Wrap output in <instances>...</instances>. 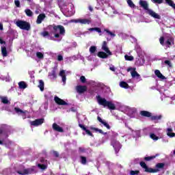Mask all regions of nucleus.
<instances>
[{
  "label": "nucleus",
  "instance_id": "obj_1",
  "mask_svg": "<svg viewBox=\"0 0 175 175\" xmlns=\"http://www.w3.org/2000/svg\"><path fill=\"white\" fill-rule=\"evenodd\" d=\"M139 165L142 169H144V172H146V173H158V172H159V169H163V167H165V163H158L156 164V169L148 167L144 161L139 162Z\"/></svg>",
  "mask_w": 175,
  "mask_h": 175
},
{
  "label": "nucleus",
  "instance_id": "obj_2",
  "mask_svg": "<svg viewBox=\"0 0 175 175\" xmlns=\"http://www.w3.org/2000/svg\"><path fill=\"white\" fill-rule=\"evenodd\" d=\"M139 5L141 6V8H143L144 10H147L146 13H148L149 16H151V17H153V18H157V20H161V16L159 14L152 11V10L148 8V3L147 2V1L140 0Z\"/></svg>",
  "mask_w": 175,
  "mask_h": 175
},
{
  "label": "nucleus",
  "instance_id": "obj_3",
  "mask_svg": "<svg viewBox=\"0 0 175 175\" xmlns=\"http://www.w3.org/2000/svg\"><path fill=\"white\" fill-rule=\"evenodd\" d=\"M97 102L100 106H103V107H107L109 110H116V105L112 103L111 101H107L106 98L100 97V95L96 96Z\"/></svg>",
  "mask_w": 175,
  "mask_h": 175
},
{
  "label": "nucleus",
  "instance_id": "obj_4",
  "mask_svg": "<svg viewBox=\"0 0 175 175\" xmlns=\"http://www.w3.org/2000/svg\"><path fill=\"white\" fill-rule=\"evenodd\" d=\"M66 31L65 30V27L61 25H53V33H54V38L58 39L62 36H65Z\"/></svg>",
  "mask_w": 175,
  "mask_h": 175
},
{
  "label": "nucleus",
  "instance_id": "obj_5",
  "mask_svg": "<svg viewBox=\"0 0 175 175\" xmlns=\"http://www.w3.org/2000/svg\"><path fill=\"white\" fill-rule=\"evenodd\" d=\"M16 24L20 29H23L25 31H29V29H31V25L25 21H18Z\"/></svg>",
  "mask_w": 175,
  "mask_h": 175
},
{
  "label": "nucleus",
  "instance_id": "obj_6",
  "mask_svg": "<svg viewBox=\"0 0 175 175\" xmlns=\"http://www.w3.org/2000/svg\"><path fill=\"white\" fill-rule=\"evenodd\" d=\"M36 167L33 166L30 168H27L22 171H17L18 174L25 175V174H32V173H36V170H35Z\"/></svg>",
  "mask_w": 175,
  "mask_h": 175
},
{
  "label": "nucleus",
  "instance_id": "obj_7",
  "mask_svg": "<svg viewBox=\"0 0 175 175\" xmlns=\"http://www.w3.org/2000/svg\"><path fill=\"white\" fill-rule=\"evenodd\" d=\"M54 100L57 105H59V106H68V103L57 96L54 97Z\"/></svg>",
  "mask_w": 175,
  "mask_h": 175
},
{
  "label": "nucleus",
  "instance_id": "obj_8",
  "mask_svg": "<svg viewBox=\"0 0 175 175\" xmlns=\"http://www.w3.org/2000/svg\"><path fill=\"white\" fill-rule=\"evenodd\" d=\"M44 122V118H39L36 119L34 121H31L30 122L32 126H39V125H42Z\"/></svg>",
  "mask_w": 175,
  "mask_h": 175
},
{
  "label": "nucleus",
  "instance_id": "obj_9",
  "mask_svg": "<svg viewBox=\"0 0 175 175\" xmlns=\"http://www.w3.org/2000/svg\"><path fill=\"white\" fill-rule=\"evenodd\" d=\"M101 49H102V50H103V51H105V53H107V54H108V55H113V53L109 49V46H107V42H106V41L103 42Z\"/></svg>",
  "mask_w": 175,
  "mask_h": 175
},
{
  "label": "nucleus",
  "instance_id": "obj_10",
  "mask_svg": "<svg viewBox=\"0 0 175 175\" xmlns=\"http://www.w3.org/2000/svg\"><path fill=\"white\" fill-rule=\"evenodd\" d=\"M52 128L53 131H55V132H59L60 133H64V129L59 126V125H58L57 123H53L52 125Z\"/></svg>",
  "mask_w": 175,
  "mask_h": 175
},
{
  "label": "nucleus",
  "instance_id": "obj_11",
  "mask_svg": "<svg viewBox=\"0 0 175 175\" xmlns=\"http://www.w3.org/2000/svg\"><path fill=\"white\" fill-rule=\"evenodd\" d=\"M78 94H83L87 91V86L85 85H77L76 88Z\"/></svg>",
  "mask_w": 175,
  "mask_h": 175
},
{
  "label": "nucleus",
  "instance_id": "obj_12",
  "mask_svg": "<svg viewBox=\"0 0 175 175\" xmlns=\"http://www.w3.org/2000/svg\"><path fill=\"white\" fill-rule=\"evenodd\" d=\"M97 120L98 122H100V124H103V125H104V126H105L107 129H110V125L108 124V123L106 121L102 120V118L100 116L97 117Z\"/></svg>",
  "mask_w": 175,
  "mask_h": 175
},
{
  "label": "nucleus",
  "instance_id": "obj_13",
  "mask_svg": "<svg viewBox=\"0 0 175 175\" xmlns=\"http://www.w3.org/2000/svg\"><path fill=\"white\" fill-rule=\"evenodd\" d=\"M46 18V14H40L38 16L36 23L38 24H42V21Z\"/></svg>",
  "mask_w": 175,
  "mask_h": 175
},
{
  "label": "nucleus",
  "instance_id": "obj_14",
  "mask_svg": "<svg viewBox=\"0 0 175 175\" xmlns=\"http://www.w3.org/2000/svg\"><path fill=\"white\" fill-rule=\"evenodd\" d=\"M172 44H174V40L173 39V38H170L165 41V46L170 48L172 46Z\"/></svg>",
  "mask_w": 175,
  "mask_h": 175
},
{
  "label": "nucleus",
  "instance_id": "obj_15",
  "mask_svg": "<svg viewBox=\"0 0 175 175\" xmlns=\"http://www.w3.org/2000/svg\"><path fill=\"white\" fill-rule=\"evenodd\" d=\"M59 76L62 77V80L64 84L66 83V75L65 74V70H62L59 73Z\"/></svg>",
  "mask_w": 175,
  "mask_h": 175
},
{
  "label": "nucleus",
  "instance_id": "obj_16",
  "mask_svg": "<svg viewBox=\"0 0 175 175\" xmlns=\"http://www.w3.org/2000/svg\"><path fill=\"white\" fill-rule=\"evenodd\" d=\"M97 55L99 58H103V59H105L106 58H108L109 55H109V54H107V53H105L103 51H99Z\"/></svg>",
  "mask_w": 175,
  "mask_h": 175
},
{
  "label": "nucleus",
  "instance_id": "obj_17",
  "mask_svg": "<svg viewBox=\"0 0 175 175\" xmlns=\"http://www.w3.org/2000/svg\"><path fill=\"white\" fill-rule=\"evenodd\" d=\"M14 111L18 116H23V117H25V111H23L21 109L15 107Z\"/></svg>",
  "mask_w": 175,
  "mask_h": 175
},
{
  "label": "nucleus",
  "instance_id": "obj_18",
  "mask_svg": "<svg viewBox=\"0 0 175 175\" xmlns=\"http://www.w3.org/2000/svg\"><path fill=\"white\" fill-rule=\"evenodd\" d=\"M154 74L159 79H161V80H165V79H166V77H165V76H163V75L161 73V71L159 70H155Z\"/></svg>",
  "mask_w": 175,
  "mask_h": 175
},
{
  "label": "nucleus",
  "instance_id": "obj_19",
  "mask_svg": "<svg viewBox=\"0 0 175 175\" xmlns=\"http://www.w3.org/2000/svg\"><path fill=\"white\" fill-rule=\"evenodd\" d=\"M140 116H142V117H151V112H149L148 111H141L139 112Z\"/></svg>",
  "mask_w": 175,
  "mask_h": 175
},
{
  "label": "nucleus",
  "instance_id": "obj_20",
  "mask_svg": "<svg viewBox=\"0 0 175 175\" xmlns=\"http://www.w3.org/2000/svg\"><path fill=\"white\" fill-rule=\"evenodd\" d=\"M167 135L169 136V137H174L175 133H173V129L172 128L167 129Z\"/></svg>",
  "mask_w": 175,
  "mask_h": 175
},
{
  "label": "nucleus",
  "instance_id": "obj_21",
  "mask_svg": "<svg viewBox=\"0 0 175 175\" xmlns=\"http://www.w3.org/2000/svg\"><path fill=\"white\" fill-rule=\"evenodd\" d=\"M1 103L3 105H10V101L8 99V97L3 96L1 97Z\"/></svg>",
  "mask_w": 175,
  "mask_h": 175
},
{
  "label": "nucleus",
  "instance_id": "obj_22",
  "mask_svg": "<svg viewBox=\"0 0 175 175\" xmlns=\"http://www.w3.org/2000/svg\"><path fill=\"white\" fill-rule=\"evenodd\" d=\"M38 88H40V91L42 92L44 91V82L43 80L39 81Z\"/></svg>",
  "mask_w": 175,
  "mask_h": 175
},
{
  "label": "nucleus",
  "instance_id": "obj_23",
  "mask_svg": "<svg viewBox=\"0 0 175 175\" xmlns=\"http://www.w3.org/2000/svg\"><path fill=\"white\" fill-rule=\"evenodd\" d=\"M90 129H92V131H95V132H98L99 133H101V135H107V133H104L102 129L98 128L91 127Z\"/></svg>",
  "mask_w": 175,
  "mask_h": 175
},
{
  "label": "nucleus",
  "instance_id": "obj_24",
  "mask_svg": "<svg viewBox=\"0 0 175 175\" xmlns=\"http://www.w3.org/2000/svg\"><path fill=\"white\" fill-rule=\"evenodd\" d=\"M120 86L122 88H125L126 90H127L128 88H129V85L125 82V81H121L120 83Z\"/></svg>",
  "mask_w": 175,
  "mask_h": 175
},
{
  "label": "nucleus",
  "instance_id": "obj_25",
  "mask_svg": "<svg viewBox=\"0 0 175 175\" xmlns=\"http://www.w3.org/2000/svg\"><path fill=\"white\" fill-rule=\"evenodd\" d=\"M1 54L3 57H8V50L6 46H1Z\"/></svg>",
  "mask_w": 175,
  "mask_h": 175
},
{
  "label": "nucleus",
  "instance_id": "obj_26",
  "mask_svg": "<svg viewBox=\"0 0 175 175\" xmlns=\"http://www.w3.org/2000/svg\"><path fill=\"white\" fill-rule=\"evenodd\" d=\"M88 31H96V32H98V33H102V29L99 27H91L88 29Z\"/></svg>",
  "mask_w": 175,
  "mask_h": 175
},
{
  "label": "nucleus",
  "instance_id": "obj_27",
  "mask_svg": "<svg viewBox=\"0 0 175 175\" xmlns=\"http://www.w3.org/2000/svg\"><path fill=\"white\" fill-rule=\"evenodd\" d=\"M158 154H157L156 155L154 156H150V157H144V161H152V159H155V158H157V157H158Z\"/></svg>",
  "mask_w": 175,
  "mask_h": 175
},
{
  "label": "nucleus",
  "instance_id": "obj_28",
  "mask_svg": "<svg viewBox=\"0 0 175 175\" xmlns=\"http://www.w3.org/2000/svg\"><path fill=\"white\" fill-rule=\"evenodd\" d=\"M19 88H21L22 90H25L27 88V85L25 82L24 81H21L18 83Z\"/></svg>",
  "mask_w": 175,
  "mask_h": 175
},
{
  "label": "nucleus",
  "instance_id": "obj_29",
  "mask_svg": "<svg viewBox=\"0 0 175 175\" xmlns=\"http://www.w3.org/2000/svg\"><path fill=\"white\" fill-rule=\"evenodd\" d=\"M79 22L81 24L90 25V23H91V20L87 19V18H83V19H80Z\"/></svg>",
  "mask_w": 175,
  "mask_h": 175
},
{
  "label": "nucleus",
  "instance_id": "obj_30",
  "mask_svg": "<svg viewBox=\"0 0 175 175\" xmlns=\"http://www.w3.org/2000/svg\"><path fill=\"white\" fill-rule=\"evenodd\" d=\"M49 76H50L51 79H57V71L55 70H53L51 73H49Z\"/></svg>",
  "mask_w": 175,
  "mask_h": 175
},
{
  "label": "nucleus",
  "instance_id": "obj_31",
  "mask_svg": "<svg viewBox=\"0 0 175 175\" xmlns=\"http://www.w3.org/2000/svg\"><path fill=\"white\" fill-rule=\"evenodd\" d=\"M150 118L152 121H157L158 120H161V118H162V116H150Z\"/></svg>",
  "mask_w": 175,
  "mask_h": 175
},
{
  "label": "nucleus",
  "instance_id": "obj_32",
  "mask_svg": "<svg viewBox=\"0 0 175 175\" xmlns=\"http://www.w3.org/2000/svg\"><path fill=\"white\" fill-rule=\"evenodd\" d=\"M25 13H26L27 16H28V17H32V16L33 15V12H32V11H31V10L29 9H26L25 10Z\"/></svg>",
  "mask_w": 175,
  "mask_h": 175
},
{
  "label": "nucleus",
  "instance_id": "obj_33",
  "mask_svg": "<svg viewBox=\"0 0 175 175\" xmlns=\"http://www.w3.org/2000/svg\"><path fill=\"white\" fill-rule=\"evenodd\" d=\"M150 139H152V140H154V141H157V140L159 139V137L157 136L154 133H150Z\"/></svg>",
  "mask_w": 175,
  "mask_h": 175
},
{
  "label": "nucleus",
  "instance_id": "obj_34",
  "mask_svg": "<svg viewBox=\"0 0 175 175\" xmlns=\"http://www.w3.org/2000/svg\"><path fill=\"white\" fill-rule=\"evenodd\" d=\"M89 51L90 54H94V53L96 51V46H90Z\"/></svg>",
  "mask_w": 175,
  "mask_h": 175
},
{
  "label": "nucleus",
  "instance_id": "obj_35",
  "mask_svg": "<svg viewBox=\"0 0 175 175\" xmlns=\"http://www.w3.org/2000/svg\"><path fill=\"white\" fill-rule=\"evenodd\" d=\"M131 76L132 77H140V75H139V73H137V72L135 69L133 71L131 72Z\"/></svg>",
  "mask_w": 175,
  "mask_h": 175
},
{
  "label": "nucleus",
  "instance_id": "obj_36",
  "mask_svg": "<svg viewBox=\"0 0 175 175\" xmlns=\"http://www.w3.org/2000/svg\"><path fill=\"white\" fill-rule=\"evenodd\" d=\"M42 36H43L44 38H50V33H49V31H44L41 33Z\"/></svg>",
  "mask_w": 175,
  "mask_h": 175
},
{
  "label": "nucleus",
  "instance_id": "obj_37",
  "mask_svg": "<svg viewBox=\"0 0 175 175\" xmlns=\"http://www.w3.org/2000/svg\"><path fill=\"white\" fill-rule=\"evenodd\" d=\"M81 163H82V165H85V163H87V157H84V156H81Z\"/></svg>",
  "mask_w": 175,
  "mask_h": 175
},
{
  "label": "nucleus",
  "instance_id": "obj_38",
  "mask_svg": "<svg viewBox=\"0 0 175 175\" xmlns=\"http://www.w3.org/2000/svg\"><path fill=\"white\" fill-rule=\"evenodd\" d=\"M38 167L41 169V170H46V169H47V165H44V164H40L38 163Z\"/></svg>",
  "mask_w": 175,
  "mask_h": 175
},
{
  "label": "nucleus",
  "instance_id": "obj_39",
  "mask_svg": "<svg viewBox=\"0 0 175 175\" xmlns=\"http://www.w3.org/2000/svg\"><path fill=\"white\" fill-rule=\"evenodd\" d=\"M124 58L126 61H133L134 59L133 56H129L128 55H125Z\"/></svg>",
  "mask_w": 175,
  "mask_h": 175
},
{
  "label": "nucleus",
  "instance_id": "obj_40",
  "mask_svg": "<svg viewBox=\"0 0 175 175\" xmlns=\"http://www.w3.org/2000/svg\"><path fill=\"white\" fill-rule=\"evenodd\" d=\"M159 42H160V44H161V46H165V37L161 36L159 38Z\"/></svg>",
  "mask_w": 175,
  "mask_h": 175
},
{
  "label": "nucleus",
  "instance_id": "obj_41",
  "mask_svg": "<svg viewBox=\"0 0 175 175\" xmlns=\"http://www.w3.org/2000/svg\"><path fill=\"white\" fill-rule=\"evenodd\" d=\"M127 3L130 8H135V3H133V1L132 0H127Z\"/></svg>",
  "mask_w": 175,
  "mask_h": 175
},
{
  "label": "nucleus",
  "instance_id": "obj_42",
  "mask_svg": "<svg viewBox=\"0 0 175 175\" xmlns=\"http://www.w3.org/2000/svg\"><path fill=\"white\" fill-rule=\"evenodd\" d=\"M105 32H107V33H108L109 35H110V36H116V34H114V33L110 31L109 29H104Z\"/></svg>",
  "mask_w": 175,
  "mask_h": 175
},
{
  "label": "nucleus",
  "instance_id": "obj_43",
  "mask_svg": "<svg viewBox=\"0 0 175 175\" xmlns=\"http://www.w3.org/2000/svg\"><path fill=\"white\" fill-rule=\"evenodd\" d=\"M36 55L40 59H42V58H44L43 53H42L41 52H37Z\"/></svg>",
  "mask_w": 175,
  "mask_h": 175
},
{
  "label": "nucleus",
  "instance_id": "obj_44",
  "mask_svg": "<svg viewBox=\"0 0 175 175\" xmlns=\"http://www.w3.org/2000/svg\"><path fill=\"white\" fill-rule=\"evenodd\" d=\"M140 173V171H139V170H135V171H133V170H131V172H130V174L131 175H135V174H139Z\"/></svg>",
  "mask_w": 175,
  "mask_h": 175
},
{
  "label": "nucleus",
  "instance_id": "obj_45",
  "mask_svg": "<svg viewBox=\"0 0 175 175\" xmlns=\"http://www.w3.org/2000/svg\"><path fill=\"white\" fill-rule=\"evenodd\" d=\"M14 3L16 8H21V5H20V0H14Z\"/></svg>",
  "mask_w": 175,
  "mask_h": 175
},
{
  "label": "nucleus",
  "instance_id": "obj_46",
  "mask_svg": "<svg viewBox=\"0 0 175 175\" xmlns=\"http://www.w3.org/2000/svg\"><path fill=\"white\" fill-rule=\"evenodd\" d=\"M164 64H165V65H167L168 66H170V68H172V62H170V60H165Z\"/></svg>",
  "mask_w": 175,
  "mask_h": 175
},
{
  "label": "nucleus",
  "instance_id": "obj_47",
  "mask_svg": "<svg viewBox=\"0 0 175 175\" xmlns=\"http://www.w3.org/2000/svg\"><path fill=\"white\" fill-rule=\"evenodd\" d=\"M53 154L55 158H58L59 157V153L57 151L53 150Z\"/></svg>",
  "mask_w": 175,
  "mask_h": 175
},
{
  "label": "nucleus",
  "instance_id": "obj_48",
  "mask_svg": "<svg viewBox=\"0 0 175 175\" xmlns=\"http://www.w3.org/2000/svg\"><path fill=\"white\" fill-rule=\"evenodd\" d=\"M85 132H86L87 135H88L89 136H92V137H94V134H92V133L90 130L86 129Z\"/></svg>",
  "mask_w": 175,
  "mask_h": 175
},
{
  "label": "nucleus",
  "instance_id": "obj_49",
  "mask_svg": "<svg viewBox=\"0 0 175 175\" xmlns=\"http://www.w3.org/2000/svg\"><path fill=\"white\" fill-rule=\"evenodd\" d=\"M80 80H81V82H82L83 84H84V83H85V81H87V79H85V77H84V76H81L80 77Z\"/></svg>",
  "mask_w": 175,
  "mask_h": 175
},
{
  "label": "nucleus",
  "instance_id": "obj_50",
  "mask_svg": "<svg viewBox=\"0 0 175 175\" xmlns=\"http://www.w3.org/2000/svg\"><path fill=\"white\" fill-rule=\"evenodd\" d=\"M79 128H81V129L83 130V131H86L87 130V128L85 127V125H83V124H79Z\"/></svg>",
  "mask_w": 175,
  "mask_h": 175
},
{
  "label": "nucleus",
  "instance_id": "obj_51",
  "mask_svg": "<svg viewBox=\"0 0 175 175\" xmlns=\"http://www.w3.org/2000/svg\"><path fill=\"white\" fill-rule=\"evenodd\" d=\"M57 61H64V57L61 55H57Z\"/></svg>",
  "mask_w": 175,
  "mask_h": 175
},
{
  "label": "nucleus",
  "instance_id": "obj_52",
  "mask_svg": "<svg viewBox=\"0 0 175 175\" xmlns=\"http://www.w3.org/2000/svg\"><path fill=\"white\" fill-rule=\"evenodd\" d=\"M154 3H159L161 4L163 2V0H152Z\"/></svg>",
  "mask_w": 175,
  "mask_h": 175
},
{
  "label": "nucleus",
  "instance_id": "obj_53",
  "mask_svg": "<svg viewBox=\"0 0 175 175\" xmlns=\"http://www.w3.org/2000/svg\"><path fill=\"white\" fill-rule=\"evenodd\" d=\"M79 151H80V152H85V148H79Z\"/></svg>",
  "mask_w": 175,
  "mask_h": 175
},
{
  "label": "nucleus",
  "instance_id": "obj_54",
  "mask_svg": "<svg viewBox=\"0 0 175 175\" xmlns=\"http://www.w3.org/2000/svg\"><path fill=\"white\" fill-rule=\"evenodd\" d=\"M167 3H168V5H169L170 6H172L173 4L174 3V2H173V1H172V0H169V1L167 2Z\"/></svg>",
  "mask_w": 175,
  "mask_h": 175
},
{
  "label": "nucleus",
  "instance_id": "obj_55",
  "mask_svg": "<svg viewBox=\"0 0 175 175\" xmlns=\"http://www.w3.org/2000/svg\"><path fill=\"white\" fill-rule=\"evenodd\" d=\"M0 44H6V42L3 41L2 38H0Z\"/></svg>",
  "mask_w": 175,
  "mask_h": 175
},
{
  "label": "nucleus",
  "instance_id": "obj_56",
  "mask_svg": "<svg viewBox=\"0 0 175 175\" xmlns=\"http://www.w3.org/2000/svg\"><path fill=\"white\" fill-rule=\"evenodd\" d=\"M45 161H46V160H45L44 158H43V157H42V158L40 159V162H41V163H44Z\"/></svg>",
  "mask_w": 175,
  "mask_h": 175
},
{
  "label": "nucleus",
  "instance_id": "obj_57",
  "mask_svg": "<svg viewBox=\"0 0 175 175\" xmlns=\"http://www.w3.org/2000/svg\"><path fill=\"white\" fill-rule=\"evenodd\" d=\"M110 70H111L112 72H116V68L114 66L110 67L109 68Z\"/></svg>",
  "mask_w": 175,
  "mask_h": 175
},
{
  "label": "nucleus",
  "instance_id": "obj_58",
  "mask_svg": "<svg viewBox=\"0 0 175 175\" xmlns=\"http://www.w3.org/2000/svg\"><path fill=\"white\" fill-rule=\"evenodd\" d=\"M0 31H3V25L0 23Z\"/></svg>",
  "mask_w": 175,
  "mask_h": 175
},
{
  "label": "nucleus",
  "instance_id": "obj_59",
  "mask_svg": "<svg viewBox=\"0 0 175 175\" xmlns=\"http://www.w3.org/2000/svg\"><path fill=\"white\" fill-rule=\"evenodd\" d=\"M74 23H80V19H76V20H75V21H74Z\"/></svg>",
  "mask_w": 175,
  "mask_h": 175
},
{
  "label": "nucleus",
  "instance_id": "obj_60",
  "mask_svg": "<svg viewBox=\"0 0 175 175\" xmlns=\"http://www.w3.org/2000/svg\"><path fill=\"white\" fill-rule=\"evenodd\" d=\"M89 10H90V12H92L94 9H92L91 7H89Z\"/></svg>",
  "mask_w": 175,
  "mask_h": 175
},
{
  "label": "nucleus",
  "instance_id": "obj_61",
  "mask_svg": "<svg viewBox=\"0 0 175 175\" xmlns=\"http://www.w3.org/2000/svg\"><path fill=\"white\" fill-rule=\"evenodd\" d=\"M3 133V131H2V129H0V135H2Z\"/></svg>",
  "mask_w": 175,
  "mask_h": 175
},
{
  "label": "nucleus",
  "instance_id": "obj_62",
  "mask_svg": "<svg viewBox=\"0 0 175 175\" xmlns=\"http://www.w3.org/2000/svg\"><path fill=\"white\" fill-rule=\"evenodd\" d=\"M0 144H3V142L2 141H0Z\"/></svg>",
  "mask_w": 175,
  "mask_h": 175
},
{
  "label": "nucleus",
  "instance_id": "obj_63",
  "mask_svg": "<svg viewBox=\"0 0 175 175\" xmlns=\"http://www.w3.org/2000/svg\"><path fill=\"white\" fill-rule=\"evenodd\" d=\"M174 155H175V150H174Z\"/></svg>",
  "mask_w": 175,
  "mask_h": 175
},
{
  "label": "nucleus",
  "instance_id": "obj_64",
  "mask_svg": "<svg viewBox=\"0 0 175 175\" xmlns=\"http://www.w3.org/2000/svg\"><path fill=\"white\" fill-rule=\"evenodd\" d=\"M169 0H165L166 3Z\"/></svg>",
  "mask_w": 175,
  "mask_h": 175
}]
</instances>
